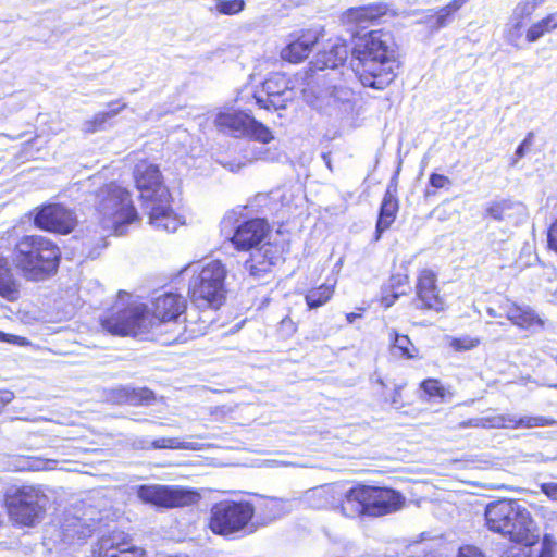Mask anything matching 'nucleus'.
Here are the masks:
<instances>
[{"instance_id":"6ab92c4d","label":"nucleus","mask_w":557,"mask_h":557,"mask_svg":"<svg viewBox=\"0 0 557 557\" xmlns=\"http://www.w3.org/2000/svg\"><path fill=\"white\" fill-rule=\"evenodd\" d=\"M251 123L252 116L233 109L221 110L214 117V125L220 132L237 138L246 137L248 126Z\"/></svg>"},{"instance_id":"423d86ee","label":"nucleus","mask_w":557,"mask_h":557,"mask_svg":"<svg viewBox=\"0 0 557 557\" xmlns=\"http://www.w3.org/2000/svg\"><path fill=\"white\" fill-rule=\"evenodd\" d=\"M190 264L184 271L191 270L194 275L189 283L191 301L198 307L218 309L225 299L226 268L219 260H212L200 268Z\"/></svg>"},{"instance_id":"1a4fd4ad","label":"nucleus","mask_w":557,"mask_h":557,"mask_svg":"<svg viewBox=\"0 0 557 557\" xmlns=\"http://www.w3.org/2000/svg\"><path fill=\"white\" fill-rule=\"evenodd\" d=\"M138 498L146 504L162 508L189 506L197 503L198 493L176 485H141L137 491Z\"/></svg>"},{"instance_id":"f8f14e48","label":"nucleus","mask_w":557,"mask_h":557,"mask_svg":"<svg viewBox=\"0 0 557 557\" xmlns=\"http://www.w3.org/2000/svg\"><path fill=\"white\" fill-rule=\"evenodd\" d=\"M101 521V512L94 507L86 508L81 515L78 510L67 515L62 523V535L65 543L85 540L96 530Z\"/></svg>"},{"instance_id":"20e7f679","label":"nucleus","mask_w":557,"mask_h":557,"mask_svg":"<svg viewBox=\"0 0 557 557\" xmlns=\"http://www.w3.org/2000/svg\"><path fill=\"white\" fill-rule=\"evenodd\" d=\"M60 250L49 238L39 235L23 236L15 245L12 261L23 276L40 281L59 265Z\"/></svg>"},{"instance_id":"f3484780","label":"nucleus","mask_w":557,"mask_h":557,"mask_svg":"<svg viewBox=\"0 0 557 557\" xmlns=\"http://www.w3.org/2000/svg\"><path fill=\"white\" fill-rule=\"evenodd\" d=\"M268 233V225L262 219H253L238 225L231 238L236 248L247 250L258 246Z\"/></svg>"},{"instance_id":"37998d69","label":"nucleus","mask_w":557,"mask_h":557,"mask_svg":"<svg viewBox=\"0 0 557 557\" xmlns=\"http://www.w3.org/2000/svg\"><path fill=\"white\" fill-rule=\"evenodd\" d=\"M468 428H472V429H478V428L491 429V426H490V416L471 418V419L465 420V421L458 423L456 426H453L451 429L453 430H461V429H468Z\"/></svg>"},{"instance_id":"4c0bfd02","label":"nucleus","mask_w":557,"mask_h":557,"mask_svg":"<svg viewBox=\"0 0 557 557\" xmlns=\"http://www.w3.org/2000/svg\"><path fill=\"white\" fill-rule=\"evenodd\" d=\"M467 0H454L446 7L442 8L433 18L432 22L436 28L444 27L451 21V16L466 3Z\"/></svg>"},{"instance_id":"f03ea898","label":"nucleus","mask_w":557,"mask_h":557,"mask_svg":"<svg viewBox=\"0 0 557 557\" xmlns=\"http://www.w3.org/2000/svg\"><path fill=\"white\" fill-rule=\"evenodd\" d=\"M352 57V72L366 87L384 89L397 75L396 44L388 32L372 30L359 38Z\"/></svg>"},{"instance_id":"680f3d73","label":"nucleus","mask_w":557,"mask_h":557,"mask_svg":"<svg viewBox=\"0 0 557 557\" xmlns=\"http://www.w3.org/2000/svg\"><path fill=\"white\" fill-rule=\"evenodd\" d=\"M318 493L321 497H324L327 494H334L337 492L335 491V487L332 486V487L323 488V490L319 491Z\"/></svg>"},{"instance_id":"4d7b16f0","label":"nucleus","mask_w":557,"mask_h":557,"mask_svg":"<svg viewBox=\"0 0 557 557\" xmlns=\"http://www.w3.org/2000/svg\"><path fill=\"white\" fill-rule=\"evenodd\" d=\"M14 394L10 391H0V411L13 400Z\"/></svg>"},{"instance_id":"338daca9","label":"nucleus","mask_w":557,"mask_h":557,"mask_svg":"<svg viewBox=\"0 0 557 557\" xmlns=\"http://www.w3.org/2000/svg\"><path fill=\"white\" fill-rule=\"evenodd\" d=\"M356 317H357L356 314H349L347 317V319H348L349 322H352V319L356 318Z\"/></svg>"},{"instance_id":"c85d7f7f","label":"nucleus","mask_w":557,"mask_h":557,"mask_svg":"<svg viewBox=\"0 0 557 557\" xmlns=\"http://www.w3.org/2000/svg\"><path fill=\"white\" fill-rule=\"evenodd\" d=\"M97 546L98 549L95 550L97 557H119L120 554L132 550V546L122 541V534L120 533L102 536Z\"/></svg>"},{"instance_id":"de8ad7c7","label":"nucleus","mask_w":557,"mask_h":557,"mask_svg":"<svg viewBox=\"0 0 557 557\" xmlns=\"http://www.w3.org/2000/svg\"><path fill=\"white\" fill-rule=\"evenodd\" d=\"M532 145V134H529L524 140L518 146L515 152V158L512 159L511 165H516L519 159L524 157L525 151L531 147Z\"/></svg>"},{"instance_id":"bf43d9fd","label":"nucleus","mask_w":557,"mask_h":557,"mask_svg":"<svg viewBox=\"0 0 557 557\" xmlns=\"http://www.w3.org/2000/svg\"><path fill=\"white\" fill-rule=\"evenodd\" d=\"M281 326L286 327L292 333H294L296 331V326H295L294 322L288 318H285L282 320Z\"/></svg>"},{"instance_id":"864d4df0","label":"nucleus","mask_w":557,"mask_h":557,"mask_svg":"<svg viewBox=\"0 0 557 557\" xmlns=\"http://www.w3.org/2000/svg\"><path fill=\"white\" fill-rule=\"evenodd\" d=\"M0 341L17 344L20 346H24L28 344V341L25 337H20L11 334H5L0 331Z\"/></svg>"},{"instance_id":"c756f323","label":"nucleus","mask_w":557,"mask_h":557,"mask_svg":"<svg viewBox=\"0 0 557 557\" xmlns=\"http://www.w3.org/2000/svg\"><path fill=\"white\" fill-rule=\"evenodd\" d=\"M385 11L386 8L383 4L350 8L343 14L342 18L344 23L362 24L382 16Z\"/></svg>"},{"instance_id":"39448f33","label":"nucleus","mask_w":557,"mask_h":557,"mask_svg":"<svg viewBox=\"0 0 557 557\" xmlns=\"http://www.w3.org/2000/svg\"><path fill=\"white\" fill-rule=\"evenodd\" d=\"M95 209L101 226L115 235L125 234L126 226L138 219L129 191L115 183L96 193Z\"/></svg>"},{"instance_id":"a18cd8bd","label":"nucleus","mask_w":557,"mask_h":557,"mask_svg":"<svg viewBox=\"0 0 557 557\" xmlns=\"http://www.w3.org/2000/svg\"><path fill=\"white\" fill-rule=\"evenodd\" d=\"M510 209V203L508 201H500L492 203L487 207L486 212L490 216L497 221H502L505 219V213Z\"/></svg>"},{"instance_id":"79ce46f5","label":"nucleus","mask_w":557,"mask_h":557,"mask_svg":"<svg viewBox=\"0 0 557 557\" xmlns=\"http://www.w3.org/2000/svg\"><path fill=\"white\" fill-rule=\"evenodd\" d=\"M245 7L244 0H216L215 10L225 15L239 13Z\"/></svg>"},{"instance_id":"aec40b11","label":"nucleus","mask_w":557,"mask_h":557,"mask_svg":"<svg viewBox=\"0 0 557 557\" xmlns=\"http://www.w3.org/2000/svg\"><path fill=\"white\" fill-rule=\"evenodd\" d=\"M145 209L148 211L149 224L157 230L173 233L183 224L180 218L170 208V199H166L164 202H152L146 206Z\"/></svg>"},{"instance_id":"9b49d317","label":"nucleus","mask_w":557,"mask_h":557,"mask_svg":"<svg viewBox=\"0 0 557 557\" xmlns=\"http://www.w3.org/2000/svg\"><path fill=\"white\" fill-rule=\"evenodd\" d=\"M295 92L283 75L275 74L264 81L262 90L253 95L256 103L265 110L285 109L294 99Z\"/></svg>"},{"instance_id":"09e8293b","label":"nucleus","mask_w":557,"mask_h":557,"mask_svg":"<svg viewBox=\"0 0 557 557\" xmlns=\"http://www.w3.org/2000/svg\"><path fill=\"white\" fill-rule=\"evenodd\" d=\"M447 545L448 544L442 537H432L430 539V544H428L426 547L438 555H444L448 553V549L446 548Z\"/></svg>"},{"instance_id":"58836bf2","label":"nucleus","mask_w":557,"mask_h":557,"mask_svg":"<svg viewBox=\"0 0 557 557\" xmlns=\"http://www.w3.org/2000/svg\"><path fill=\"white\" fill-rule=\"evenodd\" d=\"M264 509L270 519H276L289 512L293 509V503L286 499L270 498L264 502Z\"/></svg>"},{"instance_id":"6e6552de","label":"nucleus","mask_w":557,"mask_h":557,"mask_svg":"<svg viewBox=\"0 0 557 557\" xmlns=\"http://www.w3.org/2000/svg\"><path fill=\"white\" fill-rule=\"evenodd\" d=\"M252 516L249 503L223 500L211 508L209 528L219 535H233L247 528Z\"/></svg>"},{"instance_id":"a878e982","label":"nucleus","mask_w":557,"mask_h":557,"mask_svg":"<svg viewBox=\"0 0 557 557\" xmlns=\"http://www.w3.org/2000/svg\"><path fill=\"white\" fill-rule=\"evenodd\" d=\"M398 211V200L396 196L388 189L386 190L381 208L379 220L376 223V239L381 237V234L389 228L396 218Z\"/></svg>"},{"instance_id":"b1692460","label":"nucleus","mask_w":557,"mask_h":557,"mask_svg":"<svg viewBox=\"0 0 557 557\" xmlns=\"http://www.w3.org/2000/svg\"><path fill=\"white\" fill-rule=\"evenodd\" d=\"M348 52L349 50L346 44H335L329 50L321 51L315 55L314 60L311 62L310 70L315 72L330 69L334 72L335 76L337 74L344 76V72L341 71L337 73L336 70L344 66L348 58Z\"/></svg>"},{"instance_id":"bb28decb","label":"nucleus","mask_w":557,"mask_h":557,"mask_svg":"<svg viewBox=\"0 0 557 557\" xmlns=\"http://www.w3.org/2000/svg\"><path fill=\"white\" fill-rule=\"evenodd\" d=\"M0 296L9 301L20 297V285L14 277L7 258L0 253Z\"/></svg>"},{"instance_id":"2f4dec72","label":"nucleus","mask_w":557,"mask_h":557,"mask_svg":"<svg viewBox=\"0 0 557 557\" xmlns=\"http://www.w3.org/2000/svg\"><path fill=\"white\" fill-rule=\"evenodd\" d=\"M544 535L541 542V553L537 557H552L557 547V513L547 517L544 525Z\"/></svg>"},{"instance_id":"72a5a7b5","label":"nucleus","mask_w":557,"mask_h":557,"mask_svg":"<svg viewBox=\"0 0 557 557\" xmlns=\"http://www.w3.org/2000/svg\"><path fill=\"white\" fill-rule=\"evenodd\" d=\"M133 446L136 448H171V449H194L191 443L181 442L178 438L173 437H162L158 438L153 442H149L148 440L140 438L133 443Z\"/></svg>"},{"instance_id":"e2e57ef3","label":"nucleus","mask_w":557,"mask_h":557,"mask_svg":"<svg viewBox=\"0 0 557 557\" xmlns=\"http://www.w3.org/2000/svg\"><path fill=\"white\" fill-rule=\"evenodd\" d=\"M487 314L492 318H496V317H499L500 314L497 313V311L494 309V308H487L486 310Z\"/></svg>"},{"instance_id":"5fc2aeb1","label":"nucleus","mask_w":557,"mask_h":557,"mask_svg":"<svg viewBox=\"0 0 557 557\" xmlns=\"http://www.w3.org/2000/svg\"><path fill=\"white\" fill-rule=\"evenodd\" d=\"M542 492L549 498L557 500V483L548 482L541 485Z\"/></svg>"},{"instance_id":"4be33fe9","label":"nucleus","mask_w":557,"mask_h":557,"mask_svg":"<svg viewBox=\"0 0 557 557\" xmlns=\"http://www.w3.org/2000/svg\"><path fill=\"white\" fill-rule=\"evenodd\" d=\"M337 508L347 518L367 516L368 485H357L347 490L343 494V499Z\"/></svg>"},{"instance_id":"f704fd0d","label":"nucleus","mask_w":557,"mask_h":557,"mask_svg":"<svg viewBox=\"0 0 557 557\" xmlns=\"http://www.w3.org/2000/svg\"><path fill=\"white\" fill-rule=\"evenodd\" d=\"M325 92L334 102L347 103L354 96L352 89L347 85L346 79L334 77L330 79Z\"/></svg>"},{"instance_id":"69168bd1","label":"nucleus","mask_w":557,"mask_h":557,"mask_svg":"<svg viewBox=\"0 0 557 557\" xmlns=\"http://www.w3.org/2000/svg\"><path fill=\"white\" fill-rule=\"evenodd\" d=\"M375 382H376L377 384H380L381 386H384V382H383V380H382L381 377H377V379L375 380Z\"/></svg>"},{"instance_id":"7ed1b4c3","label":"nucleus","mask_w":557,"mask_h":557,"mask_svg":"<svg viewBox=\"0 0 557 557\" xmlns=\"http://www.w3.org/2000/svg\"><path fill=\"white\" fill-rule=\"evenodd\" d=\"M485 525L492 532L508 537L523 546H533L539 535L532 530L530 512L516 500L502 499L490 503L485 508Z\"/></svg>"},{"instance_id":"473e14b6","label":"nucleus","mask_w":557,"mask_h":557,"mask_svg":"<svg viewBox=\"0 0 557 557\" xmlns=\"http://www.w3.org/2000/svg\"><path fill=\"white\" fill-rule=\"evenodd\" d=\"M389 338L392 342L391 351L394 356L406 359H412L417 356L418 350L407 335L398 334L396 331H392Z\"/></svg>"},{"instance_id":"5701e85b","label":"nucleus","mask_w":557,"mask_h":557,"mask_svg":"<svg viewBox=\"0 0 557 557\" xmlns=\"http://www.w3.org/2000/svg\"><path fill=\"white\" fill-rule=\"evenodd\" d=\"M154 398V393L147 387L119 386L107 393V400L116 405H150Z\"/></svg>"},{"instance_id":"6e6d98bb","label":"nucleus","mask_w":557,"mask_h":557,"mask_svg":"<svg viewBox=\"0 0 557 557\" xmlns=\"http://www.w3.org/2000/svg\"><path fill=\"white\" fill-rule=\"evenodd\" d=\"M548 246L557 253V220L549 227Z\"/></svg>"},{"instance_id":"dca6fc26","label":"nucleus","mask_w":557,"mask_h":557,"mask_svg":"<svg viewBox=\"0 0 557 557\" xmlns=\"http://www.w3.org/2000/svg\"><path fill=\"white\" fill-rule=\"evenodd\" d=\"M417 304L419 309L434 310L440 312L444 310V299L440 296L436 286V276L431 270L420 272L417 286Z\"/></svg>"},{"instance_id":"8fccbe9b","label":"nucleus","mask_w":557,"mask_h":557,"mask_svg":"<svg viewBox=\"0 0 557 557\" xmlns=\"http://www.w3.org/2000/svg\"><path fill=\"white\" fill-rule=\"evenodd\" d=\"M429 182L436 189L446 188L450 185V180L447 176L436 173L431 174Z\"/></svg>"},{"instance_id":"13d9d810","label":"nucleus","mask_w":557,"mask_h":557,"mask_svg":"<svg viewBox=\"0 0 557 557\" xmlns=\"http://www.w3.org/2000/svg\"><path fill=\"white\" fill-rule=\"evenodd\" d=\"M398 294H394L392 296H383L382 297V305L386 308L391 307L395 300L397 299Z\"/></svg>"},{"instance_id":"a211bd4d","label":"nucleus","mask_w":557,"mask_h":557,"mask_svg":"<svg viewBox=\"0 0 557 557\" xmlns=\"http://www.w3.org/2000/svg\"><path fill=\"white\" fill-rule=\"evenodd\" d=\"M289 38L288 45L281 51V57L288 62L298 63L309 55L319 39V34L317 30L308 29L292 34Z\"/></svg>"},{"instance_id":"cd10ccee","label":"nucleus","mask_w":557,"mask_h":557,"mask_svg":"<svg viewBox=\"0 0 557 557\" xmlns=\"http://www.w3.org/2000/svg\"><path fill=\"white\" fill-rule=\"evenodd\" d=\"M557 29V12L549 13L543 18L533 22L529 27L524 28L523 36L528 44H534L545 35Z\"/></svg>"},{"instance_id":"2eb2a0df","label":"nucleus","mask_w":557,"mask_h":557,"mask_svg":"<svg viewBox=\"0 0 557 557\" xmlns=\"http://www.w3.org/2000/svg\"><path fill=\"white\" fill-rule=\"evenodd\" d=\"M405 504V497L387 487L368 486V517H381L398 511Z\"/></svg>"},{"instance_id":"393cba45","label":"nucleus","mask_w":557,"mask_h":557,"mask_svg":"<svg viewBox=\"0 0 557 557\" xmlns=\"http://www.w3.org/2000/svg\"><path fill=\"white\" fill-rule=\"evenodd\" d=\"M500 308L507 319L520 329L530 330L534 326H544L542 318L529 306H520L510 300H506Z\"/></svg>"},{"instance_id":"a19ab883","label":"nucleus","mask_w":557,"mask_h":557,"mask_svg":"<svg viewBox=\"0 0 557 557\" xmlns=\"http://www.w3.org/2000/svg\"><path fill=\"white\" fill-rule=\"evenodd\" d=\"M246 137H251L263 144H268L273 139L271 131L253 117L252 123L248 126Z\"/></svg>"},{"instance_id":"3c124183","label":"nucleus","mask_w":557,"mask_h":557,"mask_svg":"<svg viewBox=\"0 0 557 557\" xmlns=\"http://www.w3.org/2000/svg\"><path fill=\"white\" fill-rule=\"evenodd\" d=\"M457 557H484L481 550L473 545H462L458 547Z\"/></svg>"},{"instance_id":"052dcab7","label":"nucleus","mask_w":557,"mask_h":557,"mask_svg":"<svg viewBox=\"0 0 557 557\" xmlns=\"http://www.w3.org/2000/svg\"><path fill=\"white\" fill-rule=\"evenodd\" d=\"M399 397H400V387H396L394 389V394H393V397L391 398V404L393 405H397L398 404V400H399Z\"/></svg>"},{"instance_id":"7c9ffc66","label":"nucleus","mask_w":557,"mask_h":557,"mask_svg":"<svg viewBox=\"0 0 557 557\" xmlns=\"http://www.w3.org/2000/svg\"><path fill=\"white\" fill-rule=\"evenodd\" d=\"M117 103L119 101L110 102L109 107H111V109L109 111L99 112L91 119L84 121L82 124V131L85 134H94L103 131L107 122L115 117L124 108H126V103H121L119 107H115Z\"/></svg>"},{"instance_id":"9d476101","label":"nucleus","mask_w":557,"mask_h":557,"mask_svg":"<svg viewBox=\"0 0 557 557\" xmlns=\"http://www.w3.org/2000/svg\"><path fill=\"white\" fill-rule=\"evenodd\" d=\"M134 178L145 207L152 202L170 199V193L163 184L158 165L147 161H139L134 169Z\"/></svg>"},{"instance_id":"412c9836","label":"nucleus","mask_w":557,"mask_h":557,"mask_svg":"<svg viewBox=\"0 0 557 557\" xmlns=\"http://www.w3.org/2000/svg\"><path fill=\"white\" fill-rule=\"evenodd\" d=\"M556 424V420L543 416H524L517 417L515 414H494L490 416V426L491 429H502V428H544L552 426Z\"/></svg>"},{"instance_id":"f257e3e1","label":"nucleus","mask_w":557,"mask_h":557,"mask_svg":"<svg viewBox=\"0 0 557 557\" xmlns=\"http://www.w3.org/2000/svg\"><path fill=\"white\" fill-rule=\"evenodd\" d=\"M119 304L113 311L101 319L102 327L112 335L117 336H141L150 333L152 329H163L173 324L176 326V334L166 336L163 339L164 345L184 343L189 337L186 335V326L180 320L184 313L187 301L176 293L165 292L153 300V314L150 315L146 305L138 304L122 307L124 297L128 294L120 292Z\"/></svg>"},{"instance_id":"0e129e2a","label":"nucleus","mask_w":557,"mask_h":557,"mask_svg":"<svg viewBox=\"0 0 557 557\" xmlns=\"http://www.w3.org/2000/svg\"><path fill=\"white\" fill-rule=\"evenodd\" d=\"M425 541H428V539L425 537L424 534H422L421 535V541L420 542H416V543L411 544L410 546H417V545L423 544Z\"/></svg>"},{"instance_id":"774afa93","label":"nucleus","mask_w":557,"mask_h":557,"mask_svg":"<svg viewBox=\"0 0 557 557\" xmlns=\"http://www.w3.org/2000/svg\"><path fill=\"white\" fill-rule=\"evenodd\" d=\"M228 221H230V218H225V219L223 220V222H222V223H223V225H225Z\"/></svg>"},{"instance_id":"0eeeda50","label":"nucleus","mask_w":557,"mask_h":557,"mask_svg":"<svg viewBox=\"0 0 557 557\" xmlns=\"http://www.w3.org/2000/svg\"><path fill=\"white\" fill-rule=\"evenodd\" d=\"M5 504L13 522L33 527L42 520L49 498L38 486H12L5 493Z\"/></svg>"},{"instance_id":"ddd939ff","label":"nucleus","mask_w":557,"mask_h":557,"mask_svg":"<svg viewBox=\"0 0 557 557\" xmlns=\"http://www.w3.org/2000/svg\"><path fill=\"white\" fill-rule=\"evenodd\" d=\"M543 3L544 0H521L515 5L504 30V38L508 45L517 49L522 48L525 22Z\"/></svg>"},{"instance_id":"c03bdc74","label":"nucleus","mask_w":557,"mask_h":557,"mask_svg":"<svg viewBox=\"0 0 557 557\" xmlns=\"http://www.w3.org/2000/svg\"><path fill=\"white\" fill-rule=\"evenodd\" d=\"M479 344H480L479 338L463 336L460 338H454L450 343V346L457 351H462V350H470L472 348H475Z\"/></svg>"},{"instance_id":"603ef678","label":"nucleus","mask_w":557,"mask_h":557,"mask_svg":"<svg viewBox=\"0 0 557 557\" xmlns=\"http://www.w3.org/2000/svg\"><path fill=\"white\" fill-rule=\"evenodd\" d=\"M161 329H152L150 331V333L153 334V336L157 337L158 341L161 342L162 345L163 344V339L166 337V336H171V335H174L176 334V326L173 325V324H170L169 326L164 327L163 329V334L160 332Z\"/></svg>"},{"instance_id":"c9c22d12","label":"nucleus","mask_w":557,"mask_h":557,"mask_svg":"<svg viewBox=\"0 0 557 557\" xmlns=\"http://www.w3.org/2000/svg\"><path fill=\"white\" fill-rule=\"evenodd\" d=\"M333 292V286L326 284L312 288L306 295V304L310 309L319 308L330 300Z\"/></svg>"},{"instance_id":"49530a36","label":"nucleus","mask_w":557,"mask_h":557,"mask_svg":"<svg viewBox=\"0 0 557 557\" xmlns=\"http://www.w3.org/2000/svg\"><path fill=\"white\" fill-rule=\"evenodd\" d=\"M421 387L429 396L444 397L445 395V389L437 380L428 379L422 382Z\"/></svg>"},{"instance_id":"e433bc0d","label":"nucleus","mask_w":557,"mask_h":557,"mask_svg":"<svg viewBox=\"0 0 557 557\" xmlns=\"http://www.w3.org/2000/svg\"><path fill=\"white\" fill-rule=\"evenodd\" d=\"M265 258L270 268L277 264L283 260V249L280 245L267 243L259 248H256V261L260 258Z\"/></svg>"},{"instance_id":"ea45409f","label":"nucleus","mask_w":557,"mask_h":557,"mask_svg":"<svg viewBox=\"0 0 557 557\" xmlns=\"http://www.w3.org/2000/svg\"><path fill=\"white\" fill-rule=\"evenodd\" d=\"M244 269L252 277H261L263 274L271 270L265 258L261 257L258 261H256V249H253L251 252L250 258L245 261Z\"/></svg>"},{"instance_id":"4468645a","label":"nucleus","mask_w":557,"mask_h":557,"mask_svg":"<svg viewBox=\"0 0 557 557\" xmlns=\"http://www.w3.org/2000/svg\"><path fill=\"white\" fill-rule=\"evenodd\" d=\"M34 224L45 231L67 234L74 228L76 219L61 205H46L37 211Z\"/></svg>"}]
</instances>
